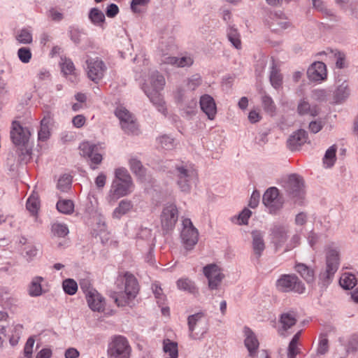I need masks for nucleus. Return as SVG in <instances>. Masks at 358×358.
Wrapping results in <instances>:
<instances>
[{
    "mask_svg": "<svg viewBox=\"0 0 358 358\" xmlns=\"http://www.w3.org/2000/svg\"><path fill=\"white\" fill-rule=\"evenodd\" d=\"M199 103L202 111L208 116V119L214 120L217 113V108L213 98L208 94H204L201 96Z\"/></svg>",
    "mask_w": 358,
    "mask_h": 358,
    "instance_id": "obj_18",
    "label": "nucleus"
},
{
    "mask_svg": "<svg viewBox=\"0 0 358 358\" xmlns=\"http://www.w3.org/2000/svg\"><path fill=\"white\" fill-rule=\"evenodd\" d=\"M71 178L69 176H63L61 177L57 183V187L62 192H66L71 188Z\"/></svg>",
    "mask_w": 358,
    "mask_h": 358,
    "instance_id": "obj_55",
    "label": "nucleus"
},
{
    "mask_svg": "<svg viewBox=\"0 0 358 358\" xmlns=\"http://www.w3.org/2000/svg\"><path fill=\"white\" fill-rule=\"evenodd\" d=\"M252 212L250 210L247 208L243 209L242 212L238 215V224H248V219L250 218Z\"/></svg>",
    "mask_w": 358,
    "mask_h": 358,
    "instance_id": "obj_64",
    "label": "nucleus"
},
{
    "mask_svg": "<svg viewBox=\"0 0 358 358\" xmlns=\"http://www.w3.org/2000/svg\"><path fill=\"white\" fill-rule=\"evenodd\" d=\"M252 237V250L257 259H259L265 249L264 235L259 231H253Z\"/></svg>",
    "mask_w": 358,
    "mask_h": 358,
    "instance_id": "obj_23",
    "label": "nucleus"
},
{
    "mask_svg": "<svg viewBox=\"0 0 358 358\" xmlns=\"http://www.w3.org/2000/svg\"><path fill=\"white\" fill-rule=\"evenodd\" d=\"M336 145H333L326 151L323 158V163L326 167L330 168L334 166L336 162Z\"/></svg>",
    "mask_w": 358,
    "mask_h": 358,
    "instance_id": "obj_38",
    "label": "nucleus"
},
{
    "mask_svg": "<svg viewBox=\"0 0 358 358\" xmlns=\"http://www.w3.org/2000/svg\"><path fill=\"white\" fill-rule=\"evenodd\" d=\"M57 210L64 214H71L73 212L74 204L71 200L62 199L57 203Z\"/></svg>",
    "mask_w": 358,
    "mask_h": 358,
    "instance_id": "obj_40",
    "label": "nucleus"
},
{
    "mask_svg": "<svg viewBox=\"0 0 358 358\" xmlns=\"http://www.w3.org/2000/svg\"><path fill=\"white\" fill-rule=\"evenodd\" d=\"M329 350V341L326 336H321L317 347V354L324 355Z\"/></svg>",
    "mask_w": 358,
    "mask_h": 358,
    "instance_id": "obj_58",
    "label": "nucleus"
},
{
    "mask_svg": "<svg viewBox=\"0 0 358 358\" xmlns=\"http://www.w3.org/2000/svg\"><path fill=\"white\" fill-rule=\"evenodd\" d=\"M302 179L296 174L290 175L285 184V189L292 198L301 199L303 195Z\"/></svg>",
    "mask_w": 358,
    "mask_h": 358,
    "instance_id": "obj_12",
    "label": "nucleus"
},
{
    "mask_svg": "<svg viewBox=\"0 0 358 358\" xmlns=\"http://www.w3.org/2000/svg\"><path fill=\"white\" fill-rule=\"evenodd\" d=\"M134 185L132 182H121L113 180L109 194V201H115L120 197L128 195L134 191Z\"/></svg>",
    "mask_w": 358,
    "mask_h": 358,
    "instance_id": "obj_8",
    "label": "nucleus"
},
{
    "mask_svg": "<svg viewBox=\"0 0 358 358\" xmlns=\"http://www.w3.org/2000/svg\"><path fill=\"white\" fill-rule=\"evenodd\" d=\"M112 298L114 299L115 303L117 306H125L129 304V301L134 299V297H130L128 295H126V292H115L112 296Z\"/></svg>",
    "mask_w": 358,
    "mask_h": 358,
    "instance_id": "obj_41",
    "label": "nucleus"
},
{
    "mask_svg": "<svg viewBox=\"0 0 358 358\" xmlns=\"http://www.w3.org/2000/svg\"><path fill=\"white\" fill-rule=\"evenodd\" d=\"M149 0H132L131 8L134 13L141 12L148 5Z\"/></svg>",
    "mask_w": 358,
    "mask_h": 358,
    "instance_id": "obj_57",
    "label": "nucleus"
},
{
    "mask_svg": "<svg viewBox=\"0 0 358 358\" xmlns=\"http://www.w3.org/2000/svg\"><path fill=\"white\" fill-rule=\"evenodd\" d=\"M53 123V115L49 112L45 113L43 115V119L41 121V125L45 127L50 128L51 129Z\"/></svg>",
    "mask_w": 358,
    "mask_h": 358,
    "instance_id": "obj_60",
    "label": "nucleus"
},
{
    "mask_svg": "<svg viewBox=\"0 0 358 358\" xmlns=\"http://www.w3.org/2000/svg\"><path fill=\"white\" fill-rule=\"evenodd\" d=\"M320 228L317 227L308 231L307 239L312 248L327 237V235L324 233L326 230L325 225H320Z\"/></svg>",
    "mask_w": 358,
    "mask_h": 358,
    "instance_id": "obj_24",
    "label": "nucleus"
},
{
    "mask_svg": "<svg viewBox=\"0 0 358 358\" xmlns=\"http://www.w3.org/2000/svg\"><path fill=\"white\" fill-rule=\"evenodd\" d=\"M203 273L208 281V288L210 290L217 289L224 275L221 268L215 264H210L203 268Z\"/></svg>",
    "mask_w": 358,
    "mask_h": 358,
    "instance_id": "obj_5",
    "label": "nucleus"
},
{
    "mask_svg": "<svg viewBox=\"0 0 358 358\" xmlns=\"http://www.w3.org/2000/svg\"><path fill=\"white\" fill-rule=\"evenodd\" d=\"M227 38L236 49L241 48V36L238 30L234 27H230L227 30Z\"/></svg>",
    "mask_w": 358,
    "mask_h": 358,
    "instance_id": "obj_37",
    "label": "nucleus"
},
{
    "mask_svg": "<svg viewBox=\"0 0 358 358\" xmlns=\"http://www.w3.org/2000/svg\"><path fill=\"white\" fill-rule=\"evenodd\" d=\"M27 209L32 214L36 215L40 208V200L37 194H32L27 199Z\"/></svg>",
    "mask_w": 358,
    "mask_h": 358,
    "instance_id": "obj_35",
    "label": "nucleus"
},
{
    "mask_svg": "<svg viewBox=\"0 0 358 358\" xmlns=\"http://www.w3.org/2000/svg\"><path fill=\"white\" fill-rule=\"evenodd\" d=\"M345 350L348 353L355 352L358 350V335L352 334L350 336L345 345Z\"/></svg>",
    "mask_w": 358,
    "mask_h": 358,
    "instance_id": "obj_54",
    "label": "nucleus"
},
{
    "mask_svg": "<svg viewBox=\"0 0 358 358\" xmlns=\"http://www.w3.org/2000/svg\"><path fill=\"white\" fill-rule=\"evenodd\" d=\"M150 83L151 87L146 85L144 86L143 89L149 88L151 91H160L163 89L165 85L164 77L162 75L156 73L152 76Z\"/></svg>",
    "mask_w": 358,
    "mask_h": 358,
    "instance_id": "obj_32",
    "label": "nucleus"
},
{
    "mask_svg": "<svg viewBox=\"0 0 358 358\" xmlns=\"http://www.w3.org/2000/svg\"><path fill=\"white\" fill-rule=\"evenodd\" d=\"M296 313L293 311L282 313L280 322L284 330H287L296 323Z\"/></svg>",
    "mask_w": 358,
    "mask_h": 358,
    "instance_id": "obj_29",
    "label": "nucleus"
},
{
    "mask_svg": "<svg viewBox=\"0 0 358 358\" xmlns=\"http://www.w3.org/2000/svg\"><path fill=\"white\" fill-rule=\"evenodd\" d=\"M299 243H300V236L298 234L294 235L292 237L289 243L285 245L283 252L292 250L293 248L298 246L299 245Z\"/></svg>",
    "mask_w": 358,
    "mask_h": 358,
    "instance_id": "obj_61",
    "label": "nucleus"
},
{
    "mask_svg": "<svg viewBox=\"0 0 358 358\" xmlns=\"http://www.w3.org/2000/svg\"><path fill=\"white\" fill-rule=\"evenodd\" d=\"M47 15L49 19L55 22H59L64 18L62 11L57 8L49 9Z\"/></svg>",
    "mask_w": 358,
    "mask_h": 358,
    "instance_id": "obj_56",
    "label": "nucleus"
},
{
    "mask_svg": "<svg viewBox=\"0 0 358 358\" xmlns=\"http://www.w3.org/2000/svg\"><path fill=\"white\" fill-rule=\"evenodd\" d=\"M275 287L282 293L302 294L306 291L304 283L295 274H281L275 281Z\"/></svg>",
    "mask_w": 358,
    "mask_h": 358,
    "instance_id": "obj_2",
    "label": "nucleus"
},
{
    "mask_svg": "<svg viewBox=\"0 0 358 358\" xmlns=\"http://www.w3.org/2000/svg\"><path fill=\"white\" fill-rule=\"evenodd\" d=\"M80 155L88 157L91 169H96L102 162V155L97 152V147L89 142H84L79 146Z\"/></svg>",
    "mask_w": 358,
    "mask_h": 358,
    "instance_id": "obj_6",
    "label": "nucleus"
},
{
    "mask_svg": "<svg viewBox=\"0 0 358 358\" xmlns=\"http://www.w3.org/2000/svg\"><path fill=\"white\" fill-rule=\"evenodd\" d=\"M89 18L92 24L102 27L105 21V15L102 11L96 8H93L89 13Z\"/></svg>",
    "mask_w": 358,
    "mask_h": 358,
    "instance_id": "obj_33",
    "label": "nucleus"
},
{
    "mask_svg": "<svg viewBox=\"0 0 358 358\" xmlns=\"http://www.w3.org/2000/svg\"><path fill=\"white\" fill-rule=\"evenodd\" d=\"M294 269L308 284L314 283L315 273L310 267L303 263H296Z\"/></svg>",
    "mask_w": 358,
    "mask_h": 358,
    "instance_id": "obj_26",
    "label": "nucleus"
},
{
    "mask_svg": "<svg viewBox=\"0 0 358 358\" xmlns=\"http://www.w3.org/2000/svg\"><path fill=\"white\" fill-rule=\"evenodd\" d=\"M87 76L90 80L97 83L104 76L106 66L103 62L98 58L87 60Z\"/></svg>",
    "mask_w": 358,
    "mask_h": 358,
    "instance_id": "obj_11",
    "label": "nucleus"
},
{
    "mask_svg": "<svg viewBox=\"0 0 358 358\" xmlns=\"http://www.w3.org/2000/svg\"><path fill=\"white\" fill-rule=\"evenodd\" d=\"M201 78L198 74L192 76L188 80L187 85L192 90H195L198 86L201 85Z\"/></svg>",
    "mask_w": 358,
    "mask_h": 358,
    "instance_id": "obj_63",
    "label": "nucleus"
},
{
    "mask_svg": "<svg viewBox=\"0 0 358 358\" xmlns=\"http://www.w3.org/2000/svg\"><path fill=\"white\" fill-rule=\"evenodd\" d=\"M177 170L178 172V185L179 187L184 192H189L192 182L196 177V171L194 169H187L184 167H178Z\"/></svg>",
    "mask_w": 358,
    "mask_h": 358,
    "instance_id": "obj_13",
    "label": "nucleus"
},
{
    "mask_svg": "<svg viewBox=\"0 0 358 358\" xmlns=\"http://www.w3.org/2000/svg\"><path fill=\"white\" fill-rule=\"evenodd\" d=\"M90 308L93 311L103 312L105 309V299L96 289L85 296Z\"/></svg>",
    "mask_w": 358,
    "mask_h": 358,
    "instance_id": "obj_15",
    "label": "nucleus"
},
{
    "mask_svg": "<svg viewBox=\"0 0 358 358\" xmlns=\"http://www.w3.org/2000/svg\"><path fill=\"white\" fill-rule=\"evenodd\" d=\"M124 291L126 295L130 297H136L139 290V285L136 277L129 273L126 272L124 275Z\"/></svg>",
    "mask_w": 358,
    "mask_h": 358,
    "instance_id": "obj_21",
    "label": "nucleus"
},
{
    "mask_svg": "<svg viewBox=\"0 0 358 358\" xmlns=\"http://www.w3.org/2000/svg\"><path fill=\"white\" fill-rule=\"evenodd\" d=\"M21 254L27 262H31L36 257L38 254V249L34 245L28 244L22 249Z\"/></svg>",
    "mask_w": 358,
    "mask_h": 358,
    "instance_id": "obj_39",
    "label": "nucleus"
},
{
    "mask_svg": "<svg viewBox=\"0 0 358 358\" xmlns=\"http://www.w3.org/2000/svg\"><path fill=\"white\" fill-rule=\"evenodd\" d=\"M287 239V232L284 228L280 225L275 226L271 231V242L275 246V251H278L285 245Z\"/></svg>",
    "mask_w": 358,
    "mask_h": 358,
    "instance_id": "obj_20",
    "label": "nucleus"
},
{
    "mask_svg": "<svg viewBox=\"0 0 358 358\" xmlns=\"http://www.w3.org/2000/svg\"><path fill=\"white\" fill-rule=\"evenodd\" d=\"M194 63V59L190 56H185L180 58L178 57V67H189L191 66Z\"/></svg>",
    "mask_w": 358,
    "mask_h": 358,
    "instance_id": "obj_59",
    "label": "nucleus"
},
{
    "mask_svg": "<svg viewBox=\"0 0 358 358\" xmlns=\"http://www.w3.org/2000/svg\"><path fill=\"white\" fill-rule=\"evenodd\" d=\"M357 282L355 275L350 273H344L340 278V285L345 289H352Z\"/></svg>",
    "mask_w": 358,
    "mask_h": 358,
    "instance_id": "obj_31",
    "label": "nucleus"
},
{
    "mask_svg": "<svg viewBox=\"0 0 358 358\" xmlns=\"http://www.w3.org/2000/svg\"><path fill=\"white\" fill-rule=\"evenodd\" d=\"M17 57L22 63H29L32 57L30 48L27 47L20 48L17 50Z\"/></svg>",
    "mask_w": 358,
    "mask_h": 358,
    "instance_id": "obj_50",
    "label": "nucleus"
},
{
    "mask_svg": "<svg viewBox=\"0 0 358 358\" xmlns=\"http://www.w3.org/2000/svg\"><path fill=\"white\" fill-rule=\"evenodd\" d=\"M152 290L159 306L164 305L166 300V296L164 294L160 285L157 282L153 283L152 285Z\"/></svg>",
    "mask_w": 358,
    "mask_h": 358,
    "instance_id": "obj_43",
    "label": "nucleus"
},
{
    "mask_svg": "<svg viewBox=\"0 0 358 358\" xmlns=\"http://www.w3.org/2000/svg\"><path fill=\"white\" fill-rule=\"evenodd\" d=\"M31 136L30 131L27 127H23L17 121L12 122L10 129V138L15 145H25Z\"/></svg>",
    "mask_w": 358,
    "mask_h": 358,
    "instance_id": "obj_10",
    "label": "nucleus"
},
{
    "mask_svg": "<svg viewBox=\"0 0 358 358\" xmlns=\"http://www.w3.org/2000/svg\"><path fill=\"white\" fill-rule=\"evenodd\" d=\"M270 29L275 32H278L289 27V22L286 16L282 13H271L267 20Z\"/></svg>",
    "mask_w": 358,
    "mask_h": 358,
    "instance_id": "obj_14",
    "label": "nucleus"
},
{
    "mask_svg": "<svg viewBox=\"0 0 358 358\" xmlns=\"http://www.w3.org/2000/svg\"><path fill=\"white\" fill-rule=\"evenodd\" d=\"M144 92L150 99L151 102L157 108V110L166 115V107L159 91H151L149 88H144Z\"/></svg>",
    "mask_w": 358,
    "mask_h": 358,
    "instance_id": "obj_25",
    "label": "nucleus"
},
{
    "mask_svg": "<svg viewBox=\"0 0 358 358\" xmlns=\"http://www.w3.org/2000/svg\"><path fill=\"white\" fill-rule=\"evenodd\" d=\"M44 278L41 276L34 277L28 287V293L32 297L39 296L42 294L41 282Z\"/></svg>",
    "mask_w": 358,
    "mask_h": 358,
    "instance_id": "obj_28",
    "label": "nucleus"
},
{
    "mask_svg": "<svg viewBox=\"0 0 358 358\" xmlns=\"http://www.w3.org/2000/svg\"><path fill=\"white\" fill-rule=\"evenodd\" d=\"M262 105L264 109L271 114H273L275 110V103L269 96L265 94L262 97Z\"/></svg>",
    "mask_w": 358,
    "mask_h": 358,
    "instance_id": "obj_52",
    "label": "nucleus"
},
{
    "mask_svg": "<svg viewBox=\"0 0 358 358\" xmlns=\"http://www.w3.org/2000/svg\"><path fill=\"white\" fill-rule=\"evenodd\" d=\"M243 333L245 337L244 343L249 352V356L254 357L259 345V341L255 333L248 327H244Z\"/></svg>",
    "mask_w": 358,
    "mask_h": 358,
    "instance_id": "obj_16",
    "label": "nucleus"
},
{
    "mask_svg": "<svg viewBox=\"0 0 358 358\" xmlns=\"http://www.w3.org/2000/svg\"><path fill=\"white\" fill-rule=\"evenodd\" d=\"M34 339L31 337L29 338L25 343L24 348V354L27 358H30L32 355V350L34 345Z\"/></svg>",
    "mask_w": 358,
    "mask_h": 358,
    "instance_id": "obj_62",
    "label": "nucleus"
},
{
    "mask_svg": "<svg viewBox=\"0 0 358 358\" xmlns=\"http://www.w3.org/2000/svg\"><path fill=\"white\" fill-rule=\"evenodd\" d=\"M52 233L54 236L62 238L69 233L67 225H52Z\"/></svg>",
    "mask_w": 358,
    "mask_h": 358,
    "instance_id": "obj_53",
    "label": "nucleus"
},
{
    "mask_svg": "<svg viewBox=\"0 0 358 358\" xmlns=\"http://www.w3.org/2000/svg\"><path fill=\"white\" fill-rule=\"evenodd\" d=\"M115 178L113 180H120L121 182H132L131 178L127 170L124 168H118L115 171Z\"/></svg>",
    "mask_w": 358,
    "mask_h": 358,
    "instance_id": "obj_49",
    "label": "nucleus"
},
{
    "mask_svg": "<svg viewBox=\"0 0 358 358\" xmlns=\"http://www.w3.org/2000/svg\"><path fill=\"white\" fill-rule=\"evenodd\" d=\"M15 38L20 43L29 44L32 42V34L29 30L22 29L17 33Z\"/></svg>",
    "mask_w": 358,
    "mask_h": 358,
    "instance_id": "obj_46",
    "label": "nucleus"
},
{
    "mask_svg": "<svg viewBox=\"0 0 358 358\" xmlns=\"http://www.w3.org/2000/svg\"><path fill=\"white\" fill-rule=\"evenodd\" d=\"M263 203L271 213H275L282 207L283 200L276 187H270L263 196Z\"/></svg>",
    "mask_w": 358,
    "mask_h": 358,
    "instance_id": "obj_7",
    "label": "nucleus"
},
{
    "mask_svg": "<svg viewBox=\"0 0 358 358\" xmlns=\"http://www.w3.org/2000/svg\"><path fill=\"white\" fill-rule=\"evenodd\" d=\"M282 80V78L279 71L276 68L273 67L270 75V81L272 86L275 89L280 87Z\"/></svg>",
    "mask_w": 358,
    "mask_h": 358,
    "instance_id": "obj_47",
    "label": "nucleus"
},
{
    "mask_svg": "<svg viewBox=\"0 0 358 358\" xmlns=\"http://www.w3.org/2000/svg\"><path fill=\"white\" fill-rule=\"evenodd\" d=\"M129 165L131 169L136 175L138 176L139 177L143 176L144 169L143 168L141 162L139 160H138L136 158H131L129 160Z\"/></svg>",
    "mask_w": 358,
    "mask_h": 358,
    "instance_id": "obj_51",
    "label": "nucleus"
},
{
    "mask_svg": "<svg viewBox=\"0 0 358 358\" xmlns=\"http://www.w3.org/2000/svg\"><path fill=\"white\" fill-rule=\"evenodd\" d=\"M62 288L65 294L74 295L78 291V284L72 278H66L62 282Z\"/></svg>",
    "mask_w": 358,
    "mask_h": 358,
    "instance_id": "obj_42",
    "label": "nucleus"
},
{
    "mask_svg": "<svg viewBox=\"0 0 358 358\" xmlns=\"http://www.w3.org/2000/svg\"><path fill=\"white\" fill-rule=\"evenodd\" d=\"M348 85L344 82L335 92L334 99L336 103H341L348 96Z\"/></svg>",
    "mask_w": 358,
    "mask_h": 358,
    "instance_id": "obj_45",
    "label": "nucleus"
},
{
    "mask_svg": "<svg viewBox=\"0 0 358 358\" xmlns=\"http://www.w3.org/2000/svg\"><path fill=\"white\" fill-rule=\"evenodd\" d=\"M199 231L194 225H183L180 231L182 243L187 250L194 248L199 241Z\"/></svg>",
    "mask_w": 358,
    "mask_h": 358,
    "instance_id": "obj_9",
    "label": "nucleus"
},
{
    "mask_svg": "<svg viewBox=\"0 0 358 358\" xmlns=\"http://www.w3.org/2000/svg\"><path fill=\"white\" fill-rule=\"evenodd\" d=\"M115 114L120 120L122 129L124 132L131 134H138V124L134 117L127 109L122 106L117 107L115 110Z\"/></svg>",
    "mask_w": 358,
    "mask_h": 358,
    "instance_id": "obj_4",
    "label": "nucleus"
},
{
    "mask_svg": "<svg viewBox=\"0 0 358 358\" xmlns=\"http://www.w3.org/2000/svg\"><path fill=\"white\" fill-rule=\"evenodd\" d=\"M131 351L127 339L122 336H115L108 348L109 358H130Z\"/></svg>",
    "mask_w": 358,
    "mask_h": 358,
    "instance_id": "obj_3",
    "label": "nucleus"
},
{
    "mask_svg": "<svg viewBox=\"0 0 358 358\" xmlns=\"http://www.w3.org/2000/svg\"><path fill=\"white\" fill-rule=\"evenodd\" d=\"M308 134L303 129H299L294 133L288 139L287 144L290 150H295L306 143Z\"/></svg>",
    "mask_w": 358,
    "mask_h": 358,
    "instance_id": "obj_22",
    "label": "nucleus"
},
{
    "mask_svg": "<svg viewBox=\"0 0 358 358\" xmlns=\"http://www.w3.org/2000/svg\"><path fill=\"white\" fill-rule=\"evenodd\" d=\"M62 71L66 76H74L76 77V69L71 60L65 59L61 64Z\"/></svg>",
    "mask_w": 358,
    "mask_h": 358,
    "instance_id": "obj_48",
    "label": "nucleus"
},
{
    "mask_svg": "<svg viewBox=\"0 0 358 358\" xmlns=\"http://www.w3.org/2000/svg\"><path fill=\"white\" fill-rule=\"evenodd\" d=\"M131 208L132 203L130 201L122 200L119 203L118 207L114 210L113 216L115 218H120L121 216L129 212Z\"/></svg>",
    "mask_w": 358,
    "mask_h": 358,
    "instance_id": "obj_36",
    "label": "nucleus"
},
{
    "mask_svg": "<svg viewBox=\"0 0 358 358\" xmlns=\"http://www.w3.org/2000/svg\"><path fill=\"white\" fill-rule=\"evenodd\" d=\"M203 316V314L202 313H197L196 314L189 315L187 318V324L189 331V335L192 339L196 340L200 338L203 335V334L206 333V331H203L201 334V336H199L197 333H194L196 329V325L200 321Z\"/></svg>",
    "mask_w": 358,
    "mask_h": 358,
    "instance_id": "obj_27",
    "label": "nucleus"
},
{
    "mask_svg": "<svg viewBox=\"0 0 358 358\" xmlns=\"http://www.w3.org/2000/svg\"><path fill=\"white\" fill-rule=\"evenodd\" d=\"M307 74L311 80H324L327 78L326 65L321 62H315L308 68Z\"/></svg>",
    "mask_w": 358,
    "mask_h": 358,
    "instance_id": "obj_17",
    "label": "nucleus"
},
{
    "mask_svg": "<svg viewBox=\"0 0 358 358\" xmlns=\"http://www.w3.org/2000/svg\"><path fill=\"white\" fill-rule=\"evenodd\" d=\"M339 266L338 250L329 248L326 253L325 266L321 269L318 275V285L321 289H326L332 282Z\"/></svg>",
    "mask_w": 358,
    "mask_h": 358,
    "instance_id": "obj_1",
    "label": "nucleus"
},
{
    "mask_svg": "<svg viewBox=\"0 0 358 358\" xmlns=\"http://www.w3.org/2000/svg\"><path fill=\"white\" fill-rule=\"evenodd\" d=\"M161 222L162 224H176L178 220V210L173 203L166 205L162 212Z\"/></svg>",
    "mask_w": 358,
    "mask_h": 358,
    "instance_id": "obj_19",
    "label": "nucleus"
},
{
    "mask_svg": "<svg viewBox=\"0 0 358 358\" xmlns=\"http://www.w3.org/2000/svg\"><path fill=\"white\" fill-rule=\"evenodd\" d=\"M297 111L299 115L310 114L312 116H316L318 110L316 108H311L308 102L302 100L299 102Z\"/></svg>",
    "mask_w": 358,
    "mask_h": 358,
    "instance_id": "obj_44",
    "label": "nucleus"
},
{
    "mask_svg": "<svg viewBox=\"0 0 358 358\" xmlns=\"http://www.w3.org/2000/svg\"><path fill=\"white\" fill-rule=\"evenodd\" d=\"M176 285L179 289L187 291L191 294H195L198 292L194 282L187 278L178 279L176 282Z\"/></svg>",
    "mask_w": 358,
    "mask_h": 358,
    "instance_id": "obj_30",
    "label": "nucleus"
},
{
    "mask_svg": "<svg viewBox=\"0 0 358 358\" xmlns=\"http://www.w3.org/2000/svg\"><path fill=\"white\" fill-rule=\"evenodd\" d=\"M163 349L166 354L169 355V358H178V344L176 342L171 341L169 339L164 341Z\"/></svg>",
    "mask_w": 358,
    "mask_h": 358,
    "instance_id": "obj_34",
    "label": "nucleus"
}]
</instances>
